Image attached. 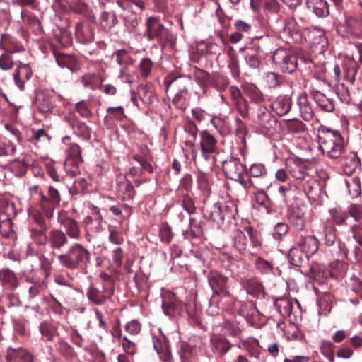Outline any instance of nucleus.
<instances>
[{
	"mask_svg": "<svg viewBox=\"0 0 362 362\" xmlns=\"http://www.w3.org/2000/svg\"><path fill=\"white\" fill-rule=\"evenodd\" d=\"M349 250L344 243L341 240L337 241V250L336 251V256L337 259L332 262L329 265V269L327 272L322 271V276L327 278L329 274L332 278H337L341 275L346 267L344 259L347 258Z\"/></svg>",
	"mask_w": 362,
	"mask_h": 362,
	"instance_id": "8",
	"label": "nucleus"
},
{
	"mask_svg": "<svg viewBox=\"0 0 362 362\" xmlns=\"http://www.w3.org/2000/svg\"><path fill=\"white\" fill-rule=\"evenodd\" d=\"M21 19L25 25L28 26L36 35H40L43 33V28L38 17L28 9L21 11Z\"/></svg>",
	"mask_w": 362,
	"mask_h": 362,
	"instance_id": "27",
	"label": "nucleus"
},
{
	"mask_svg": "<svg viewBox=\"0 0 362 362\" xmlns=\"http://www.w3.org/2000/svg\"><path fill=\"white\" fill-rule=\"evenodd\" d=\"M33 165V160L28 155L24 156L22 158H16L12 162V168L16 172L18 176L24 175L29 167Z\"/></svg>",
	"mask_w": 362,
	"mask_h": 362,
	"instance_id": "50",
	"label": "nucleus"
},
{
	"mask_svg": "<svg viewBox=\"0 0 362 362\" xmlns=\"http://www.w3.org/2000/svg\"><path fill=\"white\" fill-rule=\"evenodd\" d=\"M137 95L144 104H151L156 99L153 90L147 85H141L137 90Z\"/></svg>",
	"mask_w": 362,
	"mask_h": 362,
	"instance_id": "53",
	"label": "nucleus"
},
{
	"mask_svg": "<svg viewBox=\"0 0 362 362\" xmlns=\"http://www.w3.org/2000/svg\"><path fill=\"white\" fill-rule=\"evenodd\" d=\"M292 106L291 95H280L272 103V108L278 115L283 116L289 112Z\"/></svg>",
	"mask_w": 362,
	"mask_h": 362,
	"instance_id": "32",
	"label": "nucleus"
},
{
	"mask_svg": "<svg viewBox=\"0 0 362 362\" xmlns=\"http://www.w3.org/2000/svg\"><path fill=\"white\" fill-rule=\"evenodd\" d=\"M288 221L291 226L298 232H302L306 226L305 211L299 206L293 207L288 214Z\"/></svg>",
	"mask_w": 362,
	"mask_h": 362,
	"instance_id": "30",
	"label": "nucleus"
},
{
	"mask_svg": "<svg viewBox=\"0 0 362 362\" xmlns=\"http://www.w3.org/2000/svg\"><path fill=\"white\" fill-rule=\"evenodd\" d=\"M35 103L38 110L43 113L51 112L56 107L54 98L45 93L37 94Z\"/></svg>",
	"mask_w": 362,
	"mask_h": 362,
	"instance_id": "41",
	"label": "nucleus"
},
{
	"mask_svg": "<svg viewBox=\"0 0 362 362\" xmlns=\"http://www.w3.org/2000/svg\"><path fill=\"white\" fill-rule=\"evenodd\" d=\"M310 95L317 106L323 111L332 112L334 110V103L332 99L327 97L320 90L313 88Z\"/></svg>",
	"mask_w": 362,
	"mask_h": 362,
	"instance_id": "33",
	"label": "nucleus"
},
{
	"mask_svg": "<svg viewBox=\"0 0 362 362\" xmlns=\"http://www.w3.org/2000/svg\"><path fill=\"white\" fill-rule=\"evenodd\" d=\"M86 238L90 241L92 238L103 229L102 218L95 215V217L86 216L83 220Z\"/></svg>",
	"mask_w": 362,
	"mask_h": 362,
	"instance_id": "29",
	"label": "nucleus"
},
{
	"mask_svg": "<svg viewBox=\"0 0 362 362\" xmlns=\"http://www.w3.org/2000/svg\"><path fill=\"white\" fill-rule=\"evenodd\" d=\"M208 282L213 291L212 296L218 297H226L230 299L229 291L228 278L218 272L211 271L207 276Z\"/></svg>",
	"mask_w": 362,
	"mask_h": 362,
	"instance_id": "12",
	"label": "nucleus"
},
{
	"mask_svg": "<svg viewBox=\"0 0 362 362\" xmlns=\"http://www.w3.org/2000/svg\"><path fill=\"white\" fill-rule=\"evenodd\" d=\"M60 187L57 185H49L46 192H44L41 197L38 207L44 216L50 219L52 218L54 211L62 200Z\"/></svg>",
	"mask_w": 362,
	"mask_h": 362,
	"instance_id": "6",
	"label": "nucleus"
},
{
	"mask_svg": "<svg viewBox=\"0 0 362 362\" xmlns=\"http://www.w3.org/2000/svg\"><path fill=\"white\" fill-rule=\"evenodd\" d=\"M230 301L232 303V308L230 309L236 310L240 315L246 319L253 317L257 313L255 305L252 301H238L233 297L230 298Z\"/></svg>",
	"mask_w": 362,
	"mask_h": 362,
	"instance_id": "28",
	"label": "nucleus"
},
{
	"mask_svg": "<svg viewBox=\"0 0 362 362\" xmlns=\"http://www.w3.org/2000/svg\"><path fill=\"white\" fill-rule=\"evenodd\" d=\"M337 33L344 37L358 38L362 36V18L346 16L337 28Z\"/></svg>",
	"mask_w": 362,
	"mask_h": 362,
	"instance_id": "10",
	"label": "nucleus"
},
{
	"mask_svg": "<svg viewBox=\"0 0 362 362\" xmlns=\"http://www.w3.org/2000/svg\"><path fill=\"white\" fill-rule=\"evenodd\" d=\"M330 217L325 221H330L333 226H341L346 223L348 214L346 211L337 209H332L329 211Z\"/></svg>",
	"mask_w": 362,
	"mask_h": 362,
	"instance_id": "60",
	"label": "nucleus"
},
{
	"mask_svg": "<svg viewBox=\"0 0 362 362\" xmlns=\"http://www.w3.org/2000/svg\"><path fill=\"white\" fill-rule=\"evenodd\" d=\"M103 81L102 77L96 74H87L81 78L83 86L93 90L99 88Z\"/></svg>",
	"mask_w": 362,
	"mask_h": 362,
	"instance_id": "55",
	"label": "nucleus"
},
{
	"mask_svg": "<svg viewBox=\"0 0 362 362\" xmlns=\"http://www.w3.org/2000/svg\"><path fill=\"white\" fill-rule=\"evenodd\" d=\"M309 256L300 250L298 246H293L290 250L288 255L289 262L294 267H301L307 264Z\"/></svg>",
	"mask_w": 362,
	"mask_h": 362,
	"instance_id": "44",
	"label": "nucleus"
},
{
	"mask_svg": "<svg viewBox=\"0 0 362 362\" xmlns=\"http://www.w3.org/2000/svg\"><path fill=\"white\" fill-rule=\"evenodd\" d=\"M222 169L225 175L231 180L240 178V175L245 172V166L241 163L239 158L230 157L224 160L222 164Z\"/></svg>",
	"mask_w": 362,
	"mask_h": 362,
	"instance_id": "20",
	"label": "nucleus"
},
{
	"mask_svg": "<svg viewBox=\"0 0 362 362\" xmlns=\"http://www.w3.org/2000/svg\"><path fill=\"white\" fill-rule=\"evenodd\" d=\"M47 243L54 250H60L68 243V238L64 231L52 229L47 235Z\"/></svg>",
	"mask_w": 362,
	"mask_h": 362,
	"instance_id": "35",
	"label": "nucleus"
},
{
	"mask_svg": "<svg viewBox=\"0 0 362 362\" xmlns=\"http://www.w3.org/2000/svg\"><path fill=\"white\" fill-rule=\"evenodd\" d=\"M306 177V180L298 182V187L303 190L308 199H315L320 191V185L313 176H307Z\"/></svg>",
	"mask_w": 362,
	"mask_h": 362,
	"instance_id": "39",
	"label": "nucleus"
},
{
	"mask_svg": "<svg viewBox=\"0 0 362 362\" xmlns=\"http://www.w3.org/2000/svg\"><path fill=\"white\" fill-rule=\"evenodd\" d=\"M296 245L310 257L318 250V240L313 235H300Z\"/></svg>",
	"mask_w": 362,
	"mask_h": 362,
	"instance_id": "38",
	"label": "nucleus"
},
{
	"mask_svg": "<svg viewBox=\"0 0 362 362\" xmlns=\"http://www.w3.org/2000/svg\"><path fill=\"white\" fill-rule=\"evenodd\" d=\"M67 157L64 162V167L78 166L82 161L81 151L80 146L75 143L70 145L66 151Z\"/></svg>",
	"mask_w": 362,
	"mask_h": 362,
	"instance_id": "45",
	"label": "nucleus"
},
{
	"mask_svg": "<svg viewBox=\"0 0 362 362\" xmlns=\"http://www.w3.org/2000/svg\"><path fill=\"white\" fill-rule=\"evenodd\" d=\"M145 25L144 37L149 41L156 40L162 49L174 42L175 37L173 34L161 23L158 17H148Z\"/></svg>",
	"mask_w": 362,
	"mask_h": 362,
	"instance_id": "5",
	"label": "nucleus"
},
{
	"mask_svg": "<svg viewBox=\"0 0 362 362\" xmlns=\"http://www.w3.org/2000/svg\"><path fill=\"white\" fill-rule=\"evenodd\" d=\"M134 183L124 173L116 177L115 189L119 199L122 201H132L136 194Z\"/></svg>",
	"mask_w": 362,
	"mask_h": 362,
	"instance_id": "13",
	"label": "nucleus"
},
{
	"mask_svg": "<svg viewBox=\"0 0 362 362\" xmlns=\"http://www.w3.org/2000/svg\"><path fill=\"white\" fill-rule=\"evenodd\" d=\"M324 240L327 246H332L337 240V229L330 221H325L323 227Z\"/></svg>",
	"mask_w": 362,
	"mask_h": 362,
	"instance_id": "57",
	"label": "nucleus"
},
{
	"mask_svg": "<svg viewBox=\"0 0 362 362\" xmlns=\"http://www.w3.org/2000/svg\"><path fill=\"white\" fill-rule=\"evenodd\" d=\"M66 122L71 128L74 134L84 141H89L91 137V129L86 123L81 121L75 115H70L66 118Z\"/></svg>",
	"mask_w": 362,
	"mask_h": 362,
	"instance_id": "19",
	"label": "nucleus"
},
{
	"mask_svg": "<svg viewBox=\"0 0 362 362\" xmlns=\"http://www.w3.org/2000/svg\"><path fill=\"white\" fill-rule=\"evenodd\" d=\"M162 308L166 315L172 316L182 310V304L180 300H177L174 294L170 293L168 298H163Z\"/></svg>",
	"mask_w": 362,
	"mask_h": 362,
	"instance_id": "42",
	"label": "nucleus"
},
{
	"mask_svg": "<svg viewBox=\"0 0 362 362\" xmlns=\"http://www.w3.org/2000/svg\"><path fill=\"white\" fill-rule=\"evenodd\" d=\"M306 6L319 18L326 17L329 14V5L326 0H306Z\"/></svg>",
	"mask_w": 362,
	"mask_h": 362,
	"instance_id": "43",
	"label": "nucleus"
},
{
	"mask_svg": "<svg viewBox=\"0 0 362 362\" xmlns=\"http://www.w3.org/2000/svg\"><path fill=\"white\" fill-rule=\"evenodd\" d=\"M234 27L236 31L230 36V40L232 43L240 42L243 37V34L249 33L252 29L251 25L243 20L236 21Z\"/></svg>",
	"mask_w": 362,
	"mask_h": 362,
	"instance_id": "47",
	"label": "nucleus"
},
{
	"mask_svg": "<svg viewBox=\"0 0 362 362\" xmlns=\"http://www.w3.org/2000/svg\"><path fill=\"white\" fill-rule=\"evenodd\" d=\"M297 103L303 119L307 122L310 121L314 116V110L306 92H302L299 95Z\"/></svg>",
	"mask_w": 362,
	"mask_h": 362,
	"instance_id": "40",
	"label": "nucleus"
},
{
	"mask_svg": "<svg viewBox=\"0 0 362 362\" xmlns=\"http://www.w3.org/2000/svg\"><path fill=\"white\" fill-rule=\"evenodd\" d=\"M7 362H33V356L23 348H9L6 352Z\"/></svg>",
	"mask_w": 362,
	"mask_h": 362,
	"instance_id": "34",
	"label": "nucleus"
},
{
	"mask_svg": "<svg viewBox=\"0 0 362 362\" xmlns=\"http://www.w3.org/2000/svg\"><path fill=\"white\" fill-rule=\"evenodd\" d=\"M0 49L9 54L22 52L25 50L23 45L16 37L8 34L1 35Z\"/></svg>",
	"mask_w": 362,
	"mask_h": 362,
	"instance_id": "26",
	"label": "nucleus"
},
{
	"mask_svg": "<svg viewBox=\"0 0 362 362\" xmlns=\"http://www.w3.org/2000/svg\"><path fill=\"white\" fill-rule=\"evenodd\" d=\"M55 39L64 47H66L72 44V37L71 33L66 28L57 27L54 30Z\"/></svg>",
	"mask_w": 362,
	"mask_h": 362,
	"instance_id": "58",
	"label": "nucleus"
},
{
	"mask_svg": "<svg viewBox=\"0 0 362 362\" xmlns=\"http://www.w3.org/2000/svg\"><path fill=\"white\" fill-rule=\"evenodd\" d=\"M58 223L64 227L66 237L74 240L81 238V231L78 223L68 215L67 211L61 210L57 215Z\"/></svg>",
	"mask_w": 362,
	"mask_h": 362,
	"instance_id": "14",
	"label": "nucleus"
},
{
	"mask_svg": "<svg viewBox=\"0 0 362 362\" xmlns=\"http://www.w3.org/2000/svg\"><path fill=\"white\" fill-rule=\"evenodd\" d=\"M57 64L62 68H67L72 72L76 71L80 68V64L74 55L62 53H54Z\"/></svg>",
	"mask_w": 362,
	"mask_h": 362,
	"instance_id": "36",
	"label": "nucleus"
},
{
	"mask_svg": "<svg viewBox=\"0 0 362 362\" xmlns=\"http://www.w3.org/2000/svg\"><path fill=\"white\" fill-rule=\"evenodd\" d=\"M245 92L252 103L260 105L265 100L264 94L255 86L250 85L246 86Z\"/></svg>",
	"mask_w": 362,
	"mask_h": 362,
	"instance_id": "61",
	"label": "nucleus"
},
{
	"mask_svg": "<svg viewBox=\"0 0 362 362\" xmlns=\"http://www.w3.org/2000/svg\"><path fill=\"white\" fill-rule=\"evenodd\" d=\"M181 362H198V356L194 347L187 342H182L179 349Z\"/></svg>",
	"mask_w": 362,
	"mask_h": 362,
	"instance_id": "48",
	"label": "nucleus"
},
{
	"mask_svg": "<svg viewBox=\"0 0 362 362\" xmlns=\"http://www.w3.org/2000/svg\"><path fill=\"white\" fill-rule=\"evenodd\" d=\"M110 211L115 216L119 217V221H123L129 218L132 214V208L127 204L118 203L110 207Z\"/></svg>",
	"mask_w": 362,
	"mask_h": 362,
	"instance_id": "54",
	"label": "nucleus"
},
{
	"mask_svg": "<svg viewBox=\"0 0 362 362\" xmlns=\"http://www.w3.org/2000/svg\"><path fill=\"white\" fill-rule=\"evenodd\" d=\"M17 214L16 205L13 202L8 200H1L0 202V218L6 219L9 218L12 220Z\"/></svg>",
	"mask_w": 362,
	"mask_h": 362,
	"instance_id": "52",
	"label": "nucleus"
},
{
	"mask_svg": "<svg viewBox=\"0 0 362 362\" xmlns=\"http://www.w3.org/2000/svg\"><path fill=\"white\" fill-rule=\"evenodd\" d=\"M285 127L291 134H302L306 130L305 124L296 118L286 120Z\"/></svg>",
	"mask_w": 362,
	"mask_h": 362,
	"instance_id": "62",
	"label": "nucleus"
},
{
	"mask_svg": "<svg viewBox=\"0 0 362 362\" xmlns=\"http://www.w3.org/2000/svg\"><path fill=\"white\" fill-rule=\"evenodd\" d=\"M229 85V79L224 75L219 74H212L209 88H214L221 93L225 90Z\"/></svg>",
	"mask_w": 362,
	"mask_h": 362,
	"instance_id": "56",
	"label": "nucleus"
},
{
	"mask_svg": "<svg viewBox=\"0 0 362 362\" xmlns=\"http://www.w3.org/2000/svg\"><path fill=\"white\" fill-rule=\"evenodd\" d=\"M43 215L41 211L33 214L31 218L33 223L29 227L30 238L39 245H45L47 243L48 227Z\"/></svg>",
	"mask_w": 362,
	"mask_h": 362,
	"instance_id": "9",
	"label": "nucleus"
},
{
	"mask_svg": "<svg viewBox=\"0 0 362 362\" xmlns=\"http://www.w3.org/2000/svg\"><path fill=\"white\" fill-rule=\"evenodd\" d=\"M57 259L63 267L75 271L88 266L90 262V252L85 246L76 243L65 253L59 255Z\"/></svg>",
	"mask_w": 362,
	"mask_h": 362,
	"instance_id": "3",
	"label": "nucleus"
},
{
	"mask_svg": "<svg viewBox=\"0 0 362 362\" xmlns=\"http://www.w3.org/2000/svg\"><path fill=\"white\" fill-rule=\"evenodd\" d=\"M48 274L40 269L33 272L32 276L27 278V281L32 285L28 288L29 298L33 299L47 288V279Z\"/></svg>",
	"mask_w": 362,
	"mask_h": 362,
	"instance_id": "15",
	"label": "nucleus"
},
{
	"mask_svg": "<svg viewBox=\"0 0 362 362\" xmlns=\"http://www.w3.org/2000/svg\"><path fill=\"white\" fill-rule=\"evenodd\" d=\"M238 282L248 295L257 298H263L266 292L262 281L257 277H240Z\"/></svg>",
	"mask_w": 362,
	"mask_h": 362,
	"instance_id": "18",
	"label": "nucleus"
},
{
	"mask_svg": "<svg viewBox=\"0 0 362 362\" xmlns=\"http://www.w3.org/2000/svg\"><path fill=\"white\" fill-rule=\"evenodd\" d=\"M107 112V115L104 118V123L109 127L113 124V120L121 121L125 117L124 110L122 106L108 107Z\"/></svg>",
	"mask_w": 362,
	"mask_h": 362,
	"instance_id": "49",
	"label": "nucleus"
},
{
	"mask_svg": "<svg viewBox=\"0 0 362 362\" xmlns=\"http://www.w3.org/2000/svg\"><path fill=\"white\" fill-rule=\"evenodd\" d=\"M0 283L4 288L9 291H14L20 285L16 274L8 268L0 269Z\"/></svg>",
	"mask_w": 362,
	"mask_h": 362,
	"instance_id": "31",
	"label": "nucleus"
},
{
	"mask_svg": "<svg viewBox=\"0 0 362 362\" xmlns=\"http://www.w3.org/2000/svg\"><path fill=\"white\" fill-rule=\"evenodd\" d=\"M270 339H272V337H268L264 340V347H262V349L267 351L272 357L276 358L279 355L280 349L281 347L278 340H270Z\"/></svg>",
	"mask_w": 362,
	"mask_h": 362,
	"instance_id": "64",
	"label": "nucleus"
},
{
	"mask_svg": "<svg viewBox=\"0 0 362 362\" xmlns=\"http://www.w3.org/2000/svg\"><path fill=\"white\" fill-rule=\"evenodd\" d=\"M274 306L283 317H290L295 315L297 310H300V305L297 300L288 298H279L274 302Z\"/></svg>",
	"mask_w": 362,
	"mask_h": 362,
	"instance_id": "21",
	"label": "nucleus"
},
{
	"mask_svg": "<svg viewBox=\"0 0 362 362\" xmlns=\"http://www.w3.org/2000/svg\"><path fill=\"white\" fill-rule=\"evenodd\" d=\"M339 158L344 171L348 175L354 173L360 165V159L354 152H349L348 154L341 156Z\"/></svg>",
	"mask_w": 362,
	"mask_h": 362,
	"instance_id": "37",
	"label": "nucleus"
},
{
	"mask_svg": "<svg viewBox=\"0 0 362 362\" xmlns=\"http://www.w3.org/2000/svg\"><path fill=\"white\" fill-rule=\"evenodd\" d=\"M223 329L225 332L233 337L240 338L242 334V330L239 326V322L231 318L226 319L223 322Z\"/></svg>",
	"mask_w": 362,
	"mask_h": 362,
	"instance_id": "51",
	"label": "nucleus"
},
{
	"mask_svg": "<svg viewBox=\"0 0 362 362\" xmlns=\"http://www.w3.org/2000/svg\"><path fill=\"white\" fill-rule=\"evenodd\" d=\"M246 63L252 68H258L261 64L260 46L253 40L250 46L241 49Z\"/></svg>",
	"mask_w": 362,
	"mask_h": 362,
	"instance_id": "25",
	"label": "nucleus"
},
{
	"mask_svg": "<svg viewBox=\"0 0 362 362\" xmlns=\"http://www.w3.org/2000/svg\"><path fill=\"white\" fill-rule=\"evenodd\" d=\"M33 71L28 64L18 62L16 69L13 73V81L19 89H25V83L31 78Z\"/></svg>",
	"mask_w": 362,
	"mask_h": 362,
	"instance_id": "23",
	"label": "nucleus"
},
{
	"mask_svg": "<svg viewBox=\"0 0 362 362\" xmlns=\"http://www.w3.org/2000/svg\"><path fill=\"white\" fill-rule=\"evenodd\" d=\"M211 123L221 136H226L230 134V127L226 119L214 117L211 119Z\"/></svg>",
	"mask_w": 362,
	"mask_h": 362,
	"instance_id": "63",
	"label": "nucleus"
},
{
	"mask_svg": "<svg viewBox=\"0 0 362 362\" xmlns=\"http://www.w3.org/2000/svg\"><path fill=\"white\" fill-rule=\"evenodd\" d=\"M105 278V281L102 283L101 288L91 285L87 289L86 297L95 305H105V313L111 315L114 309L108 306V303L112 301V297L115 293V282L108 276Z\"/></svg>",
	"mask_w": 362,
	"mask_h": 362,
	"instance_id": "4",
	"label": "nucleus"
},
{
	"mask_svg": "<svg viewBox=\"0 0 362 362\" xmlns=\"http://www.w3.org/2000/svg\"><path fill=\"white\" fill-rule=\"evenodd\" d=\"M256 123L262 133L272 134L276 129L277 120L266 107L260 106L257 110Z\"/></svg>",
	"mask_w": 362,
	"mask_h": 362,
	"instance_id": "16",
	"label": "nucleus"
},
{
	"mask_svg": "<svg viewBox=\"0 0 362 362\" xmlns=\"http://www.w3.org/2000/svg\"><path fill=\"white\" fill-rule=\"evenodd\" d=\"M200 151L202 157L205 160H210L211 154L218 149L216 139L209 131L203 130L200 132Z\"/></svg>",
	"mask_w": 362,
	"mask_h": 362,
	"instance_id": "17",
	"label": "nucleus"
},
{
	"mask_svg": "<svg viewBox=\"0 0 362 362\" xmlns=\"http://www.w3.org/2000/svg\"><path fill=\"white\" fill-rule=\"evenodd\" d=\"M272 61L276 69L283 73L292 74L298 67V58L291 50L280 47L275 50Z\"/></svg>",
	"mask_w": 362,
	"mask_h": 362,
	"instance_id": "7",
	"label": "nucleus"
},
{
	"mask_svg": "<svg viewBox=\"0 0 362 362\" xmlns=\"http://www.w3.org/2000/svg\"><path fill=\"white\" fill-rule=\"evenodd\" d=\"M210 349L217 357H223L230 349L232 344L229 341L218 334H213L210 338Z\"/></svg>",
	"mask_w": 362,
	"mask_h": 362,
	"instance_id": "22",
	"label": "nucleus"
},
{
	"mask_svg": "<svg viewBox=\"0 0 362 362\" xmlns=\"http://www.w3.org/2000/svg\"><path fill=\"white\" fill-rule=\"evenodd\" d=\"M75 37L81 44L92 43L94 40V35L90 25L85 22L77 23L75 25Z\"/></svg>",
	"mask_w": 362,
	"mask_h": 362,
	"instance_id": "24",
	"label": "nucleus"
},
{
	"mask_svg": "<svg viewBox=\"0 0 362 362\" xmlns=\"http://www.w3.org/2000/svg\"><path fill=\"white\" fill-rule=\"evenodd\" d=\"M319 149L331 159H337L344 153V141L340 133L321 126L317 134Z\"/></svg>",
	"mask_w": 362,
	"mask_h": 362,
	"instance_id": "2",
	"label": "nucleus"
},
{
	"mask_svg": "<svg viewBox=\"0 0 362 362\" xmlns=\"http://www.w3.org/2000/svg\"><path fill=\"white\" fill-rule=\"evenodd\" d=\"M305 31L306 33L305 35L299 31L293 32L291 37L294 42L303 44L308 41L313 46L319 47L321 50H324L327 46V39L322 30L313 29L312 30H305Z\"/></svg>",
	"mask_w": 362,
	"mask_h": 362,
	"instance_id": "11",
	"label": "nucleus"
},
{
	"mask_svg": "<svg viewBox=\"0 0 362 362\" xmlns=\"http://www.w3.org/2000/svg\"><path fill=\"white\" fill-rule=\"evenodd\" d=\"M309 170L310 168L305 163L297 160L294 163V166L290 170V174L298 182H301L307 180V176H311L308 173Z\"/></svg>",
	"mask_w": 362,
	"mask_h": 362,
	"instance_id": "46",
	"label": "nucleus"
},
{
	"mask_svg": "<svg viewBox=\"0 0 362 362\" xmlns=\"http://www.w3.org/2000/svg\"><path fill=\"white\" fill-rule=\"evenodd\" d=\"M233 246L240 252H243L246 250L247 247V239L245 232L236 230L233 233Z\"/></svg>",
	"mask_w": 362,
	"mask_h": 362,
	"instance_id": "59",
	"label": "nucleus"
},
{
	"mask_svg": "<svg viewBox=\"0 0 362 362\" xmlns=\"http://www.w3.org/2000/svg\"><path fill=\"white\" fill-rule=\"evenodd\" d=\"M166 94L172 97L173 104L178 109L185 110L189 103L190 93L188 90L189 79L185 76H176L173 74L164 79Z\"/></svg>",
	"mask_w": 362,
	"mask_h": 362,
	"instance_id": "1",
	"label": "nucleus"
}]
</instances>
